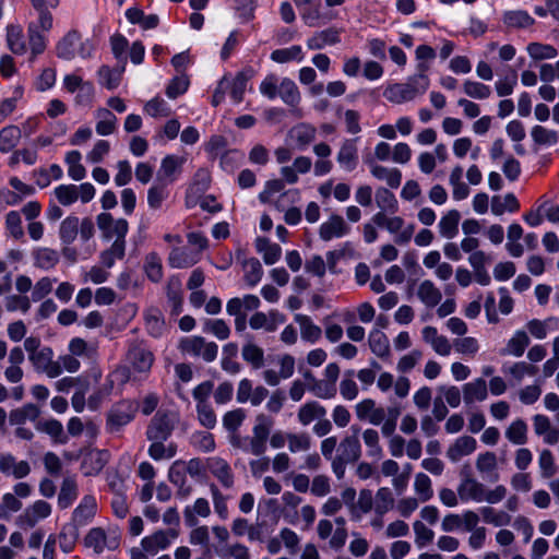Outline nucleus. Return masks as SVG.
<instances>
[{
    "label": "nucleus",
    "instance_id": "obj_41",
    "mask_svg": "<svg viewBox=\"0 0 559 559\" xmlns=\"http://www.w3.org/2000/svg\"><path fill=\"white\" fill-rule=\"evenodd\" d=\"M528 344L530 337L527 333L525 331L519 330L508 341L506 348L502 350V355H513L515 357H521Z\"/></svg>",
    "mask_w": 559,
    "mask_h": 559
},
{
    "label": "nucleus",
    "instance_id": "obj_54",
    "mask_svg": "<svg viewBox=\"0 0 559 559\" xmlns=\"http://www.w3.org/2000/svg\"><path fill=\"white\" fill-rule=\"evenodd\" d=\"M152 444L148 448V455L155 460L160 461L165 459H171L176 455L177 447L175 443L164 444L165 441H151Z\"/></svg>",
    "mask_w": 559,
    "mask_h": 559
},
{
    "label": "nucleus",
    "instance_id": "obj_18",
    "mask_svg": "<svg viewBox=\"0 0 559 559\" xmlns=\"http://www.w3.org/2000/svg\"><path fill=\"white\" fill-rule=\"evenodd\" d=\"M201 260L199 252L188 248H174L168 257V263L174 269H187L197 264Z\"/></svg>",
    "mask_w": 559,
    "mask_h": 559
},
{
    "label": "nucleus",
    "instance_id": "obj_28",
    "mask_svg": "<svg viewBox=\"0 0 559 559\" xmlns=\"http://www.w3.org/2000/svg\"><path fill=\"white\" fill-rule=\"evenodd\" d=\"M39 415V408L35 404L28 403L22 407L12 409L9 414V421L12 426H22L27 420L35 421Z\"/></svg>",
    "mask_w": 559,
    "mask_h": 559
},
{
    "label": "nucleus",
    "instance_id": "obj_5",
    "mask_svg": "<svg viewBox=\"0 0 559 559\" xmlns=\"http://www.w3.org/2000/svg\"><path fill=\"white\" fill-rule=\"evenodd\" d=\"M92 46L88 43L81 41V35L76 31L67 33L57 44L56 53L59 58L71 60L76 55L82 58L91 56Z\"/></svg>",
    "mask_w": 559,
    "mask_h": 559
},
{
    "label": "nucleus",
    "instance_id": "obj_51",
    "mask_svg": "<svg viewBox=\"0 0 559 559\" xmlns=\"http://www.w3.org/2000/svg\"><path fill=\"white\" fill-rule=\"evenodd\" d=\"M81 153L79 151H70L66 155V163L69 166L68 174L73 180H82L86 170L85 167L81 164Z\"/></svg>",
    "mask_w": 559,
    "mask_h": 559
},
{
    "label": "nucleus",
    "instance_id": "obj_63",
    "mask_svg": "<svg viewBox=\"0 0 559 559\" xmlns=\"http://www.w3.org/2000/svg\"><path fill=\"white\" fill-rule=\"evenodd\" d=\"M480 514L486 523L492 524L495 526H504L511 523V516L504 512H497L491 507H483L480 509Z\"/></svg>",
    "mask_w": 559,
    "mask_h": 559
},
{
    "label": "nucleus",
    "instance_id": "obj_64",
    "mask_svg": "<svg viewBox=\"0 0 559 559\" xmlns=\"http://www.w3.org/2000/svg\"><path fill=\"white\" fill-rule=\"evenodd\" d=\"M53 194L63 206H70L79 200L75 185H60L55 188Z\"/></svg>",
    "mask_w": 559,
    "mask_h": 559
},
{
    "label": "nucleus",
    "instance_id": "obj_10",
    "mask_svg": "<svg viewBox=\"0 0 559 559\" xmlns=\"http://www.w3.org/2000/svg\"><path fill=\"white\" fill-rule=\"evenodd\" d=\"M0 472L16 479L26 477L31 473L27 461H16L11 453H0Z\"/></svg>",
    "mask_w": 559,
    "mask_h": 559
},
{
    "label": "nucleus",
    "instance_id": "obj_30",
    "mask_svg": "<svg viewBox=\"0 0 559 559\" xmlns=\"http://www.w3.org/2000/svg\"><path fill=\"white\" fill-rule=\"evenodd\" d=\"M295 321L300 326V334L304 341L316 343L321 338L322 330L319 325L312 322L310 317L298 313L295 316Z\"/></svg>",
    "mask_w": 559,
    "mask_h": 559
},
{
    "label": "nucleus",
    "instance_id": "obj_3",
    "mask_svg": "<svg viewBox=\"0 0 559 559\" xmlns=\"http://www.w3.org/2000/svg\"><path fill=\"white\" fill-rule=\"evenodd\" d=\"M138 411L139 404L135 401L124 399L116 402L106 415V431L119 432L134 419Z\"/></svg>",
    "mask_w": 559,
    "mask_h": 559
},
{
    "label": "nucleus",
    "instance_id": "obj_4",
    "mask_svg": "<svg viewBox=\"0 0 559 559\" xmlns=\"http://www.w3.org/2000/svg\"><path fill=\"white\" fill-rule=\"evenodd\" d=\"M178 348L182 354L192 357H201L205 362H212L216 359L218 346L214 342H206L202 336L182 337Z\"/></svg>",
    "mask_w": 559,
    "mask_h": 559
},
{
    "label": "nucleus",
    "instance_id": "obj_22",
    "mask_svg": "<svg viewBox=\"0 0 559 559\" xmlns=\"http://www.w3.org/2000/svg\"><path fill=\"white\" fill-rule=\"evenodd\" d=\"M166 295L168 302L171 307L173 314H179L182 311L183 296H182V284L178 276H171L168 278L166 286Z\"/></svg>",
    "mask_w": 559,
    "mask_h": 559
},
{
    "label": "nucleus",
    "instance_id": "obj_13",
    "mask_svg": "<svg viewBox=\"0 0 559 559\" xmlns=\"http://www.w3.org/2000/svg\"><path fill=\"white\" fill-rule=\"evenodd\" d=\"M352 430L354 435L347 436L341 441L336 456L346 462L355 463L361 455V447L357 436L359 429L353 426Z\"/></svg>",
    "mask_w": 559,
    "mask_h": 559
},
{
    "label": "nucleus",
    "instance_id": "obj_61",
    "mask_svg": "<svg viewBox=\"0 0 559 559\" xmlns=\"http://www.w3.org/2000/svg\"><path fill=\"white\" fill-rule=\"evenodd\" d=\"M79 538V530L72 524L64 525L59 534L60 548L68 554L74 549Z\"/></svg>",
    "mask_w": 559,
    "mask_h": 559
},
{
    "label": "nucleus",
    "instance_id": "obj_29",
    "mask_svg": "<svg viewBox=\"0 0 559 559\" xmlns=\"http://www.w3.org/2000/svg\"><path fill=\"white\" fill-rule=\"evenodd\" d=\"M487 383L483 378H477L463 386V399L466 404H471L474 401H484L487 399Z\"/></svg>",
    "mask_w": 559,
    "mask_h": 559
},
{
    "label": "nucleus",
    "instance_id": "obj_56",
    "mask_svg": "<svg viewBox=\"0 0 559 559\" xmlns=\"http://www.w3.org/2000/svg\"><path fill=\"white\" fill-rule=\"evenodd\" d=\"M32 7L38 14L37 22H40L41 28L45 32H49L52 28L53 19L52 14L48 10L50 5L48 4V0H29Z\"/></svg>",
    "mask_w": 559,
    "mask_h": 559
},
{
    "label": "nucleus",
    "instance_id": "obj_27",
    "mask_svg": "<svg viewBox=\"0 0 559 559\" xmlns=\"http://www.w3.org/2000/svg\"><path fill=\"white\" fill-rule=\"evenodd\" d=\"M7 45L14 55H24L27 51L24 33L20 25L7 26Z\"/></svg>",
    "mask_w": 559,
    "mask_h": 559
},
{
    "label": "nucleus",
    "instance_id": "obj_15",
    "mask_svg": "<svg viewBox=\"0 0 559 559\" xmlns=\"http://www.w3.org/2000/svg\"><path fill=\"white\" fill-rule=\"evenodd\" d=\"M336 159L342 168L347 171H353L358 165V148L356 140H345L340 147Z\"/></svg>",
    "mask_w": 559,
    "mask_h": 559
},
{
    "label": "nucleus",
    "instance_id": "obj_59",
    "mask_svg": "<svg viewBox=\"0 0 559 559\" xmlns=\"http://www.w3.org/2000/svg\"><path fill=\"white\" fill-rule=\"evenodd\" d=\"M167 185L156 180L147 191V203L151 209L157 210L162 203L168 198Z\"/></svg>",
    "mask_w": 559,
    "mask_h": 559
},
{
    "label": "nucleus",
    "instance_id": "obj_55",
    "mask_svg": "<svg viewBox=\"0 0 559 559\" xmlns=\"http://www.w3.org/2000/svg\"><path fill=\"white\" fill-rule=\"evenodd\" d=\"M144 270L147 277L154 283H158L163 278L162 260L157 253L151 252L146 255Z\"/></svg>",
    "mask_w": 559,
    "mask_h": 559
},
{
    "label": "nucleus",
    "instance_id": "obj_25",
    "mask_svg": "<svg viewBox=\"0 0 559 559\" xmlns=\"http://www.w3.org/2000/svg\"><path fill=\"white\" fill-rule=\"evenodd\" d=\"M32 255L34 265L41 270H51L59 263L58 251L48 247L34 249Z\"/></svg>",
    "mask_w": 559,
    "mask_h": 559
},
{
    "label": "nucleus",
    "instance_id": "obj_7",
    "mask_svg": "<svg viewBox=\"0 0 559 559\" xmlns=\"http://www.w3.org/2000/svg\"><path fill=\"white\" fill-rule=\"evenodd\" d=\"M175 428L174 420L167 413L157 412L147 425L145 436L150 441H166Z\"/></svg>",
    "mask_w": 559,
    "mask_h": 559
},
{
    "label": "nucleus",
    "instance_id": "obj_62",
    "mask_svg": "<svg viewBox=\"0 0 559 559\" xmlns=\"http://www.w3.org/2000/svg\"><path fill=\"white\" fill-rule=\"evenodd\" d=\"M37 428L43 432L49 435L56 442L66 443L67 437L63 433V426L57 419H49L43 423H39Z\"/></svg>",
    "mask_w": 559,
    "mask_h": 559
},
{
    "label": "nucleus",
    "instance_id": "obj_31",
    "mask_svg": "<svg viewBox=\"0 0 559 559\" xmlns=\"http://www.w3.org/2000/svg\"><path fill=\"white\" fill-rule=\"evenodd\" d=\"M316 128L309 123H298L289 130V135L299 150L306 148L316 138Z\"/></svg>",
    "mask_w": 559,
    "mask_h": 559
},
{
    "label": "nucleus",
    "instance_id": "obj_9",
    "mask_svg": "<svg viewBox=\"0 0 559 559\" xmlns=\"http://www.w3.org/2000/svg\"><path fill=\"white\" fill-rule=\"evenodd\" d=\"M350 231V227L345 223L341 215L333 214L322 223L319 228V236L323 241H330L333 238H341Z\"/></svg>",
    "mask_w": 559,
    "mask_h": 559
},
{
    "label": "nucleus",
    "instance_id": "obj_45",
    "mask_svg": "<svg viewBox=\"0 0 559 559\" xmlns=\"http://www.w3.org/2000/svg\"><path fill=\"white\" fill-rule=\"evenodd\" d=\"M519 209L520 203L513 193H507L503 199L496 195L491 200V212L497 216L502 215L506 211L516 212Z\"/></svg>",
    "mask_w": 559,
    "mask_h": 559
},
{
    "label": "nucleus",
    "instance_id": "obj_21",
    "mask_svg": "<svg viewBox=\"0 0 559 559\" xmlns=\"http://www.w3.org/2000/svg\"><path fill=\"white\" fill-rule=\"evenodd\" d=\"M476 440L469 436H462L451 444L447 451V456L452 462H457L461 457L473 453L476 450Z\"/></svg>",
    "mask_w": 559,
    "mask_h": 559
},
{
    "label": "nucleus",
    "instance_id": "obj_1",
    "mask_svg": "<svg viewBox=\"0 0 559 559\" xmlns=\"http://www.w3.org/2000/svg\"><path fill=\"white\" fill-rule=\"evenodd\" d=\"M96 223L103 237L106 239L116 238L109 249L100 253V261L106 267H111L116 259L121 260L126 251V236L129 230L127 219L119 218L114 221L110 213H100L96 217Z\"/></svg>",
    "mask_w": 559,
    "mask_h": 559
},
{
    "label": "nucleus",
    "instance_id": "obj_2",
    "mask_svg": "<svg viewBox=\"0 0 559 559\" xmlns=\"http://www.w3.org/2000/svg\"><path fill=\"white\" fill-rule=\"evenodd\" d=\"M429 66L425 62L417 64V74L407 79L404 83H393L385 87L383 96L393 104H403L414 100L417 96L424 95L430 85L426 72Z\"/></svg>",
    "mask_w": 559,
    "mask_h": 559
},
{
    "label": "nucleus",
    "instance_id": "obj_19",
    "mask_svg": "<svg viewBox=\"0 0 559 559\" xmlns=\"http://www.w3.org/2000/svg\"><path fill=\"white\" fill-rule=\"evenodd\" d=\"M185 463L176 461L173 463L168 471V479L171 484L178 487L177 496L187 498L192 492V487L187 484Z\"/></svg>",
    "mask_w": 559,
    "mask_h": 559
},
{
    "label": "nucleus",
    "instance_id": "obj_6",
    "mask_svg": "<svg viewBox=\"0 0 559 559\" xmlns=\"http://www.w3.org/2000/svg\"><path fill=\"white\" fill-rule=\"evenodd\" d=\"M35 371L45 373L49 378H57L62 373V368L59 361L53 360V350L49 346H44L43 349L37 350L28 357Z\"/></svg>",
    "mask_w": 559,
    "mask_h": 559
},
{
    "label": "nucleus",
    "instance_id": "obj_42",
    "mask_svg": "<svg viewBox=\"0 0 559 559\" xmlns=\"http://www.w3.org/2000/svg\"><path fill=\"white\" fill-rule=\"evenodd\" d=\"M476 468L480 474L489 475L490 480L492 481H497L499 479V474L496 472L497 456L493 452L480 453L476 460Z\"/></svg>",
    "mask_w": 559,
    "mask_h": 559
},
{
    "label": "nucleus",
    "instance_id": "obj_38",
    "mask_svg": "<svg viewBox=\"0 0 559 559\" xmlns=\"http://www.w3.org/2000/svg\"><path fill=\"white\" fill-rule=\"evenodd\" d=\"M211 513L210 503L204 498L195 500L193 507H186L183 511L185 522L188 526L193 527L198 523L197 515L202 518L209 516Z\"/></svg>",
    "mask_w": 559,
    "mask_h": 559
},
{
    "label": "nucleus",
    "instance_id": "obj_44",
    "mask_svg": "<svg viewBox=\"0 0 559 559\" xmlns=\"http://www.w3.org/2000/svg\"><path fill=\"white\" fill-rule=\"evenodd\" d=\"M96 117L98 119L96 123V132L99 135H109L115 132L117 124V117L106 108H99L96 111Z\"/></svg>",
    "mask_w": 559,
    "mask_h": 559
},
{
    "label": "nucleus",
    "instance_id": "obj_36",
    "mask_svg": "<svg viewBox=\"0 0 559 559\" xmlns=\"http://www.w3.org/2000/svg\"><path fill=\"white\" fill-rule=\"evenodd\" d=\"M417 296L429 308L436 307L442 299L440 289L429 280L420 283Z\"/></svg>",
    "mask_w": 559,
    "mask_h": 559
},
{
    "label": "nucleus",
    "instance_id": "obj_35",
    "mask_svg": "<svg viewBox=\"0 0 559 559\" xmlns=\"http://www.w3.org/2000/svg\"><path fill=\"white\" fill-rule=\"evenodd\" d=\"M106 463L105 452H91L84 456L81 469L85 476H94L100 473Z\"/></svg>",
    "mask_w": 559,
    "mask_h": 559
},
{
    "label": "nucleus",
    "instance_id": "obj_49",
    "mask_svg": "<svg viewBox=\"0 0 559 559\" xmlns=\"http://www.w3.org/2000/svg\"><path fill=\"white\" fill-rule=\"evenodd\" d=\"M377 206L386 211L390 214H394L399 211V202L395 195L386 188H379L376 192Z\"/></svg>",
    "mask_w": 559,
    "mask_h": 559
},
{
    "label": "nucleus",
    "instance_id": "obj_53",
    "mask_svg": "<svg viewBox=\"0 0 559 559\" xmlns=\"http://www.w3.org/2000/svg\"><path fill=\"white\" fill-rule=\"evenodd\" d=\"M271 59L277 63H286L293 60L301 61L304 59L302 49L298 45L289 48L275 49L271 53Z\"/></svg>",
    "mask_w": 559,
    "mask_h": 559
},
{
    "label": "nucleus",
    "instance_id": "obj_16",
    "mask_svg": "<svg viewBox=\"0 0 559 559\" xmlns=\"http://www.w3.org/2000/svg\"><path fill=\"white\" fill-rule=\"evenodd\" d=\"M207 468L225 488H231L234 485V474L229 464L222 457H211L207 460Z\"/></svg>",
    "mask_w": 559,
    "mask_h": 559
},
{
    "label": "nucleus",
    "instance_id": "obj_40",
    "mask_svg": "<svg viewBox=\"0 0 559 559\" xmlns=\"http://www.w3.org/2000/svg\"><path fill=\"white\" fill-rule=\"evenodd\" d=\"M22 130L17 126H7L0 130V152L9 153L19 143Z\"/></svg>",
    "mask_w": 559,
    "mask_h": 559
},
{
    "label": "nucleus",
    "instance_id": "obj_12",
    "mask_svg": "<svg viewBox=\"0 0 559 559\" xmlns=\"http://www.w3.org/2000/svg\"><path fill=\"white\" fill-rule=\"evenodd\" d=\"M97 502L94 496L86 495L72 513V525L76 528L86 525L96 514Z\"/></svg>",
    "mask_w": 559,
    "mask_h": 559
},
{
    "label": "nucleus",
    "instance_id": "obj_48",
    "mask_svg": "<svg viewBox=\"0 0 559 559\" xmlns=\"http://www.w3.org/2000/svg\"><path fill=\"white\" fill-rule=\"evenodd\" d=\"M249 79L250 76L241 71L238 72L231 81L229 80V88L227 92H229L234 103L239 104L242 102Z\"/></svg>",
    "mask_w": 559,
    "mask_h": 559
},
{
    "label": "nucleus",
    "instance_id": "obj_57",
    "mask_svg": "<svg viewBox=\"0 0 559 559\" xmlns=\"http://www.w3.org/2000/svg\"><path fill=\"white\" fill-rule=\"evenodd\" d=\"M145 328L150 335L159 337L165 330V321L159 310L154 309L145 316Z\"/></svg>",
    "mask_w": 559,
    "mask_h": 559
},
{
    "label": "nucleus",
    "instance_id": "obj_8",
    "mask_svg": "<svg viewBox=\"0 0 559 559\" xmlns=\"http://www.w3.org/2000/svg\"><path fill=\"white\" fill-rule=\"evenodd\" d=\"M286 317L278 310L272 309L267 313L257 311L249 319V325L253 330L264 329L266 332L276 331L280 324L285 323Z\"/></svg>",
    "mask_w": 559,
    "mask_h": 559
},
{
    "label": "nucleus",
    "instance_id": "obj_34",
    "mask_svg": "<svg viewBox=\"0 0 559 559\" xmlns=\"http://www.w3.org/2000/svg\"><path fill=\"white\" fill-rule=\"evenodd\" d=\"M278 96L286 105L290 107L298 106L301 99L298 86L292 79L288 78H284L281 81L278 87Z\"/></svg>",
    "mask_w": 559,
    "mask_h": 559
},
{
    "label": "nucleus",
    "instance_id": "obj_37",
    "mask_svg": "<svg viewBox=\"0 0 559 559\" xmlns=\"http://www.w3.org/2000/svg\"><path fill=\"white\" fill-rule=\"evenodd\" d=\"M79 489L74 478L66 477L61 484L58 496V506L60 509L69 508L78 498Z\"/></svg>",
    "mask_w": 559,
    "mask_h": 559
},
{
    "label": "nucleus",
    "instance_id": "obj_33",
    "mask_svg": "<svg viewBox=\"0 0 559 559\" xmlns=\"http://www.w3.org/2000/svg\"><path fill=\"white\" fill-rule=\"evenodd\" d=\"M241 356L254 370L261 369L264 366V350L252 341H248L242 346Z\"/></svg>",
    "mask_w": 559,
    "mask_h": 559
},
{
    "label": "nucleus",
    "instance_id": "obj_58",
    "mask_svg": "<svg viewBox=\"0 0 559 559\" xmlns=\"http://www.w3.org/2000/svg\"><path fill=\"white\" fill-rule=\"evenodd\" d=\"M355 371L353 369L346 370L344 372V377L340 383V393L343 399L347 401H353L358 395V385L354 381Z\"/></svg>",
    "mask_w": 559,
    "mask_h": 559
},
{
    "label": "nucleus",
    "instance_id": "obj_39",
    "mask_svg": "<svg viewBox=\"0 0 559 559\" xmlns=\"http://www.w3.org/2000/svg\"><path fill=\"white\" fill-rule=\"evenodd\" d=\"M79 235V217L69 215L61 221L59 226V238L63 245H71Z\"/></svg>",
    "mask_w": 559,
    "mask_h": 559
},
{
    "label": "nucleus",
    "instance_id": "obj_17",
    "mask_svg": "<svg viewBox=\"0 0 559 559\" xmlns=\"http://www.w3.org/2000/svg\"><path fill=\"white\" fill-rule=\"evenodd\" d=\"M40 22H31L27 26L28 44L31 48V61L41 55L47 47V38L44 35Z\"/></svg>",
    "mask_w": 559,
    "mask_h": 559
},
{
    "label": "nucleus",
    "instance_id": "obj_50",
    "mask_svg": "<svg viewBox=\"0 0 559 559\" xmlns=\"http://www.w3.org/2000/svg\"><path fill=\"white\" fill-rule=\"evenodd\" d=\"M526 50L530 57L536 61L555 59L558 56L557 49L548 44L531 43Z\"/></svg>",
    "mask_w": 559,
    "mask_h": 559
},
{
    "label": "nucleus",
    "instance_id": "obj_32",
    "mask_svg": "<svg viewBox=\"0 0 559 559\" xmlns=\"http://www.w3.org/2000/svg\"><path fill=\"white\" fill-rule=\"evenodd\" d=\"M461 214L457 210H450L439 222V233L442 237L452 239L459 233Z\"/></svg>",
    "mask_w": 559,
    "mask_h": 559
},
{
    "label": "nucleus",
    "instance_id": "obj_52",
    "mask_svg": "<svg viewBox=\"0 0 559 559\" xmlns=\"http://www.w3.org/2000/svg\"><path fill=\"white\" fill-rule=\"evenodd\" d=\"M506 438L514 444H524L527 441V425L523 419L514 420L506 430Z\"/></svg>",
    "mask_w": 559,
    "mask_h": 559
},
{
    "label": "nucleus",
    "instance_id": "obj_23",
    "mask_svg": "<svg viewBox=\"0 0 559 559\" xmlns=\"http://www.w3.org/2000/svg\"><path fill=\"white\" fill-rule=\"evenodd\" d=\"M485 485L477 479H467L465 483H460L457 486V495L462 501H483V493Z\"/></svg>",
    "mask_w": 559,
    "mask_h": 559
},
{
    "label": "nucleus",
    "instance_id": "obj_14",
    "mask_svg": "<svg viewBox=\"0 0 559 559\" xmlns=\"http://www.w3.org/2000/svg\"><path fill=\"white\" fill-rule=\"evenodd\" d=\"M185 159L176 155H167L163 158L157 173V181L166 185L176 180V175L181 171Z\"/></svg>",
    "mask_w": 559,
    "mask_h": 559
},
{
    "label": "nucleus",
    "instance_id": "obj_20",
    "mask_svg": "<svg viewBox=\"0 0 559 559\" xmlns=\"http://www.w3.org/2000/svg\"><path fill=\"white\" fill-rule=\"evenodd\" d=\"M326 416V408L317 401H309L302 404L297 413L298 421L302 426H308L312 421L322 419Z\"/></svg>",
    "mask_w": 559,
    "mask_h": 559
},
{
    "label": "nucleus",
    "instance_id": "obj_26",
    "mask_svg": "<svg viewBox=\"0 0 559 559\" xmlns=\"http://www.w3.org/2000/svg\"><path fill=\"white\" fill-rule=\"evenodd\" d=\"M169 545L168 534L163 530L156 531L141 540V547L152 556L156 555L159 550L166 549Z\"/></svg>",
    "mask_w": 559,
    "mask_h": 559
},
{
    "label": "nucleus",
    "instance_id": "obj_47",
    "mask_svg": "<svg viewBox=\"0 0 559 559\" xmlns=\"http://www.w3.org/2000/svg\"><path fill=\"white\" fill-rule=\"evenodd\" d=\"M369 346L371 352L378 357H386L390 354V343L388 336L380 330H373L369 334Z\"/></svg>",
    "mask_w": 559,
    "mask_h": 559
},
{
    "label": "nucleus",
    "instance_id": "obj_46",
    "mask_svg": "<svg viewBox=\"0 0 559 559\" xmlns=\"http://www.w3.org/2000/svg\"><path fill=\"white\" fill-rule=\"evenodd\" d=\"M243 280L249 287H254L262 280L263 269L257 258H250L243 261Z\"/></svg>",
    "mask_w": 559,
    "mask_h": 559
},
{
    "label": "nucleus",
    "instance_id": "obj_11",
    "mask_svg": "<svg viewBox=\"0 0 559 559\" xmlns=\"http://www.w3.org/2000/svg\"><path fill=\"white\" fill-rule=\"evenodd\" d=\"M127 358L139 372H148L154 362L153 353L140 344H132L130 346Z\"/></svg>",
    "mask_w": 559,
    "mask_h": 559
},
{
    "label": "nucleus",
    "instance_id": "obj_60",
    "mask_svg": "<svg viewBox=\"0 0 559 559\" xmlns=\"http://www.w3.org/2000/svg\"><path fill=\"white\" fill-rule=\"evenodd\" d=\"M107 536L103 528L94 527L90 530L84 538L86 547H92L96 554H102L106 547Z\"/></svg>",
    "mask_w": 559,
    "mask_h": 559
},
{
    "label": "nucleus",
    "instance_id": "obj_43",
    "mask_svg": "<svg viewBox=\"0 0 559 559\" xmlns=\"http://www.w3.org/2000/svg\"><path fill=\"white\" fill-rule=\"evenodd\" d=\"M503 23L512 28H527L535 20L524 10H514L504 12Z\"/></svg>",
    "mask_w": 559,
    "mask_h": 559
},
{
    "label": "nucleus",
    "instance_id": "obj_24",
    "mask_svg": "<svg viewBox=\"0 0 559 559\" xmlns=\"http://www.w3.org/2000/svg\"><path fill=\"white\" fill-rule=\"evenodd\" d=\"M340 41V34L335 28H326L314 33L307 39V47L310 50H320L328 45H335Z\"/></svg>",
    "mask_w": 559,
    "mask_h": 559
}]
</instances>
